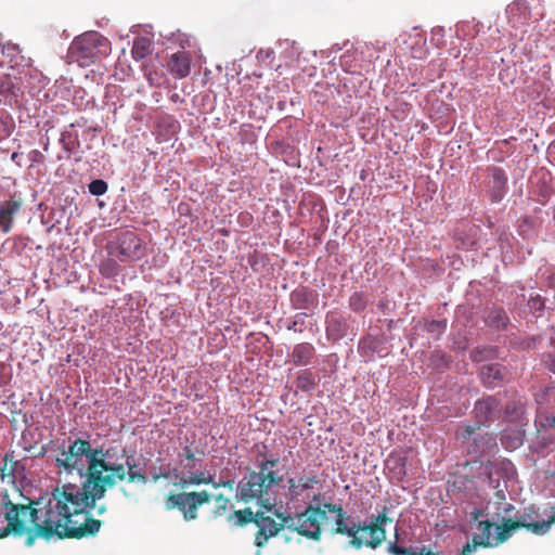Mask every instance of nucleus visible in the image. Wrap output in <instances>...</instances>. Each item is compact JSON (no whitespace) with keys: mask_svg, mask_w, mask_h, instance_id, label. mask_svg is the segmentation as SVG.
<instances>
[{"mask_svg":"<svg viewBox=\"0 0 555 555\" xmlns=\"http://www.w3.org/2000/svg\"><path fill=\"white\" fill-rule=\"evenodd\" d=\"M66 470H86L80 485L56 486L49 494L28 503H14L0 492V539L25 535L26 546L38 539H83L98 534L102 521L90 513L107 488L125 480V464L117 462L116 448L93 449L88 440L77 438L56 457Z\"/></svg>","mask_w":555,"mask_h":555,"instance_id":"nucleus-1","label":"nucleus"},{"mask_svg":"<svg viewBox=\"0 0 555 555\" xmlns=\"http://www.w3.org/2000/svg\"><path fill=\"white\" fill-rule=\"evenodd\" d=\"M279 464V455L270 453L268 447L262 444L256 457L257 470H251L237 482L235 500L245 504L255 503L270 511L274 489L284 480Z\"/></svg>","mask_w":555,"mask_h":555,"instance_id":"nucleus-2","label":"nucleus"},{"mask_svg":"<svg viewBox=\"0 0 555 555\" xmlns=\"http://www.w3.org/2000/svg\"><path fill=\"white\" fill-rule=\"evenodd\" d=\"M111 52L109 41L98 31H88L74 39L68 57L80 66H89Z\"/></svg>","mask_w":555,"mask_h":555,"instance_id":"nucleus-3","label":"nucleus"},{"mask_svg":"<svg viewBox=\"0 0 555 555\" xmlns=\"http://www.w3.org/2000/svg\"><path fill=\"white\" fill-rule=\"evenodd\" d=\"M108 256L117 258L121 263L135 262L146 254L143 240L133 231L120 232L106 244Z\"/></svg>","mask_w":555,"mask_h":555,"instance_id":"nucleus-4","label":"nucleus"},{"mask_svg":"<svg viewBox=\"0 0 555 555\" xmlns=\"http://www.w3.org/2000/svg\"><path fill=\"white\" fill-rule=\"evenodd\" d=\"M212 495L206 491H181L169 493L165 500L166 511L178 509L184 521H193L198 518V509L210 503Z\"/></svg>","mask_w":555,"mask_h":555,"instance_id":"nucleus-5","label":"nucleus"},{"mask_svg":"<svg viewBox=\"0 0 555 555\" xmlns=\"http://www.w3.org/2000/svg\"><path fill=\"white\" fill-rule=\"evenodd\" d=\"M327 509L322 506L308 505L302 513L297 514L295 532L311 540L319 541L322 535V525L326 520Z\"/></svg>","mask_w":555,"mask_h":555,"instance_id":"nucleus-6","label":"nucleus"},{"mask_svg":"<svg viewBox=\"0 0 555 555\" xmlns=\"http://www.w3.org/2000/svg\"><path fill=\"white\" fill-rule=\"evenodd\" d=\"M323 507L326 508L327 512L336 515L335 528H333L332 532L334 534L349 537V545L351 547L356 550L362 548L364 546V540L358 535V533L361 532L360 522L349 526L347 520L350 518V516L339 504L324 503Z\"/></svg>","mask_w":555,"mask_h":555,"instance_id":"nucleus-7","label":"nucleus"},{"mask_svg":"<svg viewBox=\"0 0 555 555\" xmlns=\"http://www.w3.org/2000/svg\"><path fill=\"white\" fill-rule=\"evenodd\" d=\"M388 521L390 522L392 519L387 516V507H384L378 515L372 516L370 524L360 522L361 532L370 534V539L364 540L365 546L375 550L386 540L385 525Z\"/></svg>","mask_w":555,"mask_h":555,"instance_id":"nucleus-8","label":"nucleus"},{"mask_svg":"<svg viewBox=\"0 0 555 555\" xmlns=\"http://www.w3.org/2000/svg\"><path fill=\"white\" fill-rule=\"evenodd\" d=\"M255 526L257 527V531L255 533L254 544L259 550L266 546L271 538L276 537L280 531L283 530V525H278L275 519L261 511H258Z\"/></svg>","mask_w":555,"mask_h":555,"instance_id":"nucleus-9","label":"nucleus"},{"mask_svg":"<svg viewBox=\"0 0 555 555\" xmlns=\"http://www.w3.org/2000/svg\"><path fill=\"white\" fill-rule=\"evenodd\" d=\"M493 526H495V520H479L477 529L480 533L473 535L472 541L466 543L460 555H470L479 546H494L493 537H491V528Z\"/></svg>","mask_w":555,"mask_h":555,"instance_id":"nucleus-10","label":"nucleus"},{"mask_svg":"<svg viewBox=\"0 0 555 555\" xmlns=\"http://www.w3.org/2000/svg\"><path fill=\"white\" fill-rule=\"evenodd\" d=\"M500 401L492 396L478 400L474 406V413L479 425L486 426L494 420L499 412Z\"/></svg>","mask_w":555,"mask_h":555,"instance_id":"nucleus-11","label":"nucleus"},{"mask_svg":"<svg viewBox=\"0 0 555 555\" xmlns=\"http://www.w3.org/2000/svg\"><path fill=\"white\" fill-rule=\"evenodd\" d=\"M23 201L16 194L10 196V199L0 204V229L8 233L13 225L14 216L22 208Z\"/></svg>","mask_w":555,"mask_h":555,"instance_id":"nucleus-12","label":"nucleus"},{"mask_svg":"<svg viewBox=\"0 0 555 555\" xmlns=\"http://www.w3.org/2000/svg\"><path fill=\"white\" fill-rule=\"evenodd\" d=\"M168 70L179 79L185 78L191 73V56L186 51H178L171 54L168 63Z\"/></svg>","mask_w":555,"mask_h":555,"instance_id":"nucleus-13","label":"nucleus"},{"mask_svg":"<svg viewBox=\"0 0 555 555\" xmlns=\"http://www.w3.org/2000/svg\"><path fill=\"white\" fill-rule=\"evenodd\" d=\"M315 483H318V479L314 474L289 478L287 480V495L291 500H298L305 491L312 489Z\"/></svg>","mask_w":555,"mask_h":555,"instance_id":"nucleus-14","label":"nucleus"},{"mask_svg":"<svg viewBox=\"0 0 555 555\" xmlns=\"http://www.w3.org/2000/svg\"><path fill=\"white\" fill-rule=\"evenodd\" d=\"M490 177L489 186L491 199L493 202H499L505 193L507 177L504 170L499 167L490 168Z\"/></svg>","mask_w":555,"mask_h":555,"instance_id":"nucleus-15","label":"nucleus"},{"mask_svg":"<svg viewBox=\"0 0 555 555\" xmlns=\"http://www.w3.org/2000/svg\"><path fill=\"white\" fill-rule=\"evenodd\" d=\"M314 347L309 343H301L294 347L292 351V361L295 365H309L314 358Z\"/></svg>","mask_w":555,"mask_h":555,"instance_id":"nucleus-16","label":"nucleus"},{"mask_svg":"<svg viewBox=\"0 0 555 555\" xmlns=\"http://www.w3.org/2000/svg\"><path fill=\"white\" fill-rule=\"evenodd\" d=\"M257 517L258 511L254 512L250 507H246L243 509L234 511L228 516L227 520L233 527L240 528L245 527L248 524L255 525Z\"/></svg>","mask_w":555,"mask_h":555,"instance_id":"nucleus-17","label":"nucleus"},{"mask_svg":"<svg viewBox=\"0 0 555 555\" xmlns=\"http://www.w3.org/2000/svg\"><path fill=\"white\" fill-rule=\"evenodd\" d=\"M395 541L389 542L387 546V552L391 555H440L439 553H434L429 548L423 546L417 550H413L412 547H404L402 545H399V533L398 530L395 532Z\"/></svg>","mask_w":555,"mask_h":555,"instance_id":"nucleus-18","label":"nucleus"},{"mask_svg":"<svg viewBox=\"0 0 555 555\" xmlns=\"http://www.w3.org/2000/svg\"><path fill=\"white\" fill-rule=\"evenodd\" d=\"M480 376L485 385L495 387L504 378L503 369L499 364H487L481 367Z\"/></svg>","mask_w":555,"mask_h":555,"instance_id":"nucleus-19","label":"nucleus"},{"mask_svg":"<svg viewBox=\"0 0 555 555\" xmlns=\"http://www.w3.org/2000/svg\"><path fill=\"white\" fill-rule=\"evenodd\" d=\"M292 302L297 309H309L314 305L315 296L305 288L296 289L291 295Z\"/></svg>","mask_w":555,"mask_h":555,"instance_id":"nucleus-20","label":"nucleus"},{"mask_svg":"<svg viewBox=\"0 0 555 555\" xmlns=\"http://www.w3.org/2000/svg\"><path fill=\"white\" fill-rule=\"evenodd\" d=\"M151 53V40L145 37L135 38L131 49V55L135 61H141Z\"/></svg>","mask_w":555,"mask_h":555,"instance_id":"nucleus-21","label":"nucleus"},{"mask_svg":"<svg viewBox=\"0 0 555 555\" xmlns=\"http://www.w3.org/2000/svg\"><path fill=\"white\" fill-rule=\"evenodd\" d=\"M119 260L117 258L108 256V258L104 259L100 266L99 271L100 273L106 278L112 279L117 276L120 273V266Z\"/></svg>","mask_w":555,"mask_h":555,"instance_id":"nucleus-22","label":"nucleus"},{"mask_svg":"<svg viewBox=\"0 0 555 555\" xmlns=\"http://www.w3.org/2000/svg\"><path fill=\"white\" fill-rule=\"evenodd\" d=\"M212 482V476H206L204 473L194 474L191 472L190 476L180 478L178 485L181 489H185L189 486L210 485Z\"/></svg>","mask_w":555,"mask_h":555,"instance_id":"nucleus-23","label":"nucleus"},{"mask_svg":"<svg viewBox=\"0 0 555 555\" xmlns=\"http://www.w3.org/2000/svg\"><path fill=\"white\" fill-rule=\"evenodd\" d=\"M296 385L300 390L311 392L317 386V376L308 370L301 371L297 376Z\"/></svg>","mask_w":555,"mask_h":555,"instance_id":"nucleus-24","label":"nucleus"},{"mask_svg":"<svg viewBox=\"0 0 555 555\" xmlns=\"http://www.w3.org/2000/svg\"><path fill=\"white\" fill-rule=\"evenodd\" d=\"M143 72L151 87H160L164 83V75L162 72L157 70L154 64L145 63L143 65Z\"/></svg>","mask_w":555,"mask_h":555,"instance_id":"nucleus-25","label":"nucleus"},{"mask_svg":"<svg viewBox=\"0 0 555 555\" xmlns=\"http://www.w3.org/2000/svg\"><path fill=\"white\" fill-rule=\"evenodd\" d=\"M524 414V404L519 401H511L505 406V417L511 422H520Z\"/></svg>","mask_w":555,"mask_h":555,"instance_id":"nucleus-26","label":"nucleus"},{"mask_svg":"<svg viewBox=\"0 0 555 555\" xmlns=\"http://www.w3.org/2000/svg\"><path fill=\"white\" fill-rule=\"evenodd\" d=\"M130 459H131V456H128L127 461H126L127 469L125 468V470H126L125 479L127 478L129 482L145 483L146 476L143 473L134 470L135 463L133 461L130 462Z\"/></svg>","mask_w":555,"mask_h":555,"instance_id":"nucleus-27","label":"nucleus"},{"mask_svg":"<svg viewBox=\"0 0 555 555\" xmlns=\"http://www.w3.org/2000/svg\"><path fill=\"white\" fill-rule=\"evenodd\" d=\"M507 317L504 310L493 309L488 315V323L496 328H504L507 324Z\"/></svg>","mask_w":555,"mask_h":555,"instance_id":"nucleus-28","label":"nucleus"},{"mask_svg":"<svg viewBox=\"0 0 555 555\" xmlns=\"http://www.w3.org/2000/svg\"><path fill=\"white\" fill-rule=\"evenodd\" d=\"M275 516L280 520L278 525H283V529L287 528L295 531V528L297 527V516L294 517L288 513H281L279 511H275Z\"/></svg>","mask_w":555,"mask_h":555,"instance_id":"nucleus-29","label":"nucleus"},{"mask_svg":"<svg viewBox=\"0 0 555 555\" xmlns=\"http://www.w3.org/2000/svg\"><path fill=\"white\" fill-rule=\"evenodd\" d=\"M349 306L353 311H362L366 308V299L362 293H354L349 298Z\"/></svg>","mask_w":555,"mask_h":555,"instance_id":"nucleus-30","label":"nucleus"},{"mask_svg":"<svg viewBox=\"0 0 555 555\" xmlns=\"http://www.w3.org/2000/svg\"><path fill=\"white\" fill-rule=\"evenodd\" d=\"M3 461H4V465L1 468V475L2 476L14 475L15 466L18 464V462L13 459V452L11 454L7 453L4 455Z\"/></svg>","mask_w":555,"mask_h":555,"instance_id":"nucleus-31","label":"nucleus"},{"mask_svg":"<svg viewBox=\"0 0 555 555\" xmlns=\"http://www.w3.org/2000/svg\"><path fill=\"white\" fill-rule=\"evenodd\" d=\"M108 185L104 180L96 179L89 183V192L92 195H103L107 192Z\"/></svg>","mask_w":555,"mask_h":555,"instance_id":"nucleus-32","label":"nucleus"},{"mask_svg":"<svg viewBox=\"0 0 555 555\" xmlns=\"http://www.w3.org/2000/svg\"><path fill=\"white\" fill-rule=\"evenodd\" d=\"M537 439L541 447L546 448L554 442L555 435L551 428H546L539 430Z\"/></svg>","mask_w":555,"mask_h":555,"instance_id":"nucleus-33","label":"nucleus"},{"mask_svg":"<svg viewBox=\"0 0 555 555\" xmlns=\"http://www.w3.org/2000/svg\"><path fill=\"white\" fill-rule=\"evenodd\" d=\"M447 328L446 320H433L426 324L428 333L439 336Z\"/></svg>","mask_w":555,"mask_h":555,"instance_id":"nucleus-34","label":"nucleus"},{"mask_svg":"<svg viewBox=\"0 0 555 555\" xmlns=\"http://www.w3.org/2000/svg\"><path fill=\"white\" fill-rule=\"evenodd\" d=\"M214 500L217 503L215 514L220 516L229 508L230 499L224 496L222 493H219L214 495Z\"/></svg>","mask_w":555,"mask_h":555,"instance_id":"nucleus-35","label":"nucleus"},{"mask_svg":"<svg viewBox=\"0 0 555 555\" xmlns=\"http://www.w3.org/2000/svg\"><path fill=\"white\" fill-rule=\"evenodd\" d=\"M501 442L506 449H516L522 444V439L519 436L511 437L504 434Z\"/></svg>","mask_w":555,"mask_h":555,"instance_id":"nucleus-36","label":"nucleus"},{"mask_svg":"<svg viewBox=\"0 0 555 555\" xmlns=\"http://www.w3.org/2000/svg\"><path fill=\"white\" fill-rule=\"evenodd\" d=\"M480 426L479 424L477 426H464L461 430L456 431V438L462 440L469 439Z\"/></svg>","mask_w":555,"mask_h":555,"instance_id":"nucleus-37","label":"nucleus"},{"mask_svg":"<svg viewBox=\"0 0 555 555\" xmlns=\"http://www.w3.org/2000/svg\"><path fill=\"white\" fill-rule=\"evenodd\" d=\"M181 455L188 461V464L184 467L189 470H193L195 468V454L192 449L189 446L184 447Z\"/></svg>","mask_w":555,"mask_h":555,"instance_id":"nucleus-38","label":"nucleus"},{"mask_svg":"<svg viewBox=\"0 0 555 555\" xmlns=\"http://www.w3.org/2000/svg\"><path fill=\"white\" fill-rule=\"evenodd\" d=\"M210 485H211L215 489H218V488L223 487V488H228V489L232 490V489H233V487H234V480H233V479H227V480H224V479L220 478V479H219V481L217 482V481H215V479L212 478V482H210Z\"/></svg>","mask_w":555,"mask_h":555,"instance_id":"nucleus-39","label":"nucleus"},{"mask_svg":"<svg viewBox=\"0 0 555 555\" xmlns=\"http://www.w3.org/2000/svg\"><path fill=\"white\" fill-rule=\"evenodd\" d=\"M534 511L530 509V512H526L520 515L518 518H514L516 521H524L525 524H542V521L533 520Z\"/></svg>","mask_w":555,"mask_h":555,"instance_id":"nucleus-40","label":"nucleus"},{"mask_svg":"<svg viewBox=\"0 0 555 555\" xmlns=\"http://www.w3.org/2000/svg\"><path fill=\"white\" fill-rule=\"evenodd\" d=\"M502 511V514H504L507 517H512V513L515 511V506L511 503H504L502 507H500Z\"/></svg>","mask_w":555,"mask_h":555,"instance_id":"nucleus-41","label":"nucleus"},{"mask_svg":"<svg viewBox=\"0 0 555 555\" xmlns=\"http://www.w3.org/2000/svg\"><path fill=\"white\" fill-rule=\"evenodd\" d=\"M30 157L33 162H41L43 156L40 151L34 150L30 152Z\"/></svg>","mask_w":555,"mask_h":555,"instance_id":"nucleus-42","label":"nucleus"},{"mask_svg":"<svg viewBox=\"0 0 555 555\" xmlns=\"http://www.w3.org/2000/svg\"><path fill=\"white\" fill-rule=\"evenodd\" d=\"M485 515V512L483 509H475L470 513V516H472V519L473 520H478L480 517H482Z\"/></svg>","mask_w":555,"mask_h":555,"instance_id":"nucleus-43","label":"nucleus"},{"mask_svg":"<svg viewBox=\"0 0 555 555\" xmlns=\"http://www.w3.org/2000/svg\"><path fill=\"white\" fill-rule=\"evenodd\" d=\"M542 306H543V302L541 301V299H540V298H534V299H532V307H533V308H539V309H541V308H542Z\"/></svg>","mask_w":555,"mask_h":555,"instance_id":"nucleus-44","label":"nucleus"},{"mask_svg":"<svg viewBox=\"0 0 555 555\" xmlns=\"http://www.w3.org/2000/svg\"><path fill=\"white\" fill-rule=\"evenodd\" d=\"M21 154L17 152L12 153L11 160L16 163L18 166H21L20 162L17 160L20 158Z\"/></svg>","mask_w":555,"mask_h":555,"instance_id":"nucleus-45","label":"nucleus"},{"mask_svg":"<svg viewBox=\"0 0 555 555\" xmlns=\"http://www.w3.org/2000/svg\"><path fill=\"white\" fill-rule=\"evenodd\" d=\"M105 512H106V507H105V505H100V506L98 507V514H99V515H102V514H104Z\"/></svg>","mask_w":555,"mask_h":555,"instance_id":"nucleus-46","label":"nucleus"},{"mask_svg":"<svg viewBox=\"0 0 555 555\" xmlns=\"http://www.w3.org/2000/svg\"><path fill=\"white\" fill-rule=\"evenodd\" d=\"M488 442L492 443V442H494V439L492 437L488 436Z\"/></svg>","mask_w":555,"mask_h":555,"instance_id":"nucleus-47","label":"nucleus"},{"mask_svg":"<svg viewBox=\"0 0 555 555\" xmlns=\"http://www.w3.org/2000/svg\"><path fill=\"white\" fill-rule=\"evenodd\" d=\"M319 499H320V494H315V495L313 496V501H319Z\"/></svg>","mask_w":555,"mask_h":555,"instance_id":"nucleus-48","label":"nucleus"},{"mask_svg":"<svg viewBox=\"0 0 555 555\" xmlns=\"http://www.w3.org/2000/svg\"><path fill=\"white\" fill-rule=\"evenodd\" d=\"M552 427H555V417L552 418Z\"/></svg>","mask_w":555,"mask_h":555,"instance_id":"nucleus-49","label":"nucleus"},{"mask_svg":"<svg viewBox=\"0 0 555 555\" xmlns=\"http://www.w3.org/2000/svg\"><path fill=\"white\" fill-rule=\"evenodd\" d=\"M485 351H487L488 353H491V352H493V349L492 348L491 349H486Z\"/></svg>","mask_w":555,"mask_h":555,"instance_id":"nucleus-50","label":"nucleus"}]
</instances>
